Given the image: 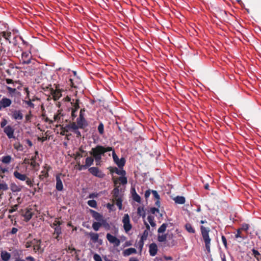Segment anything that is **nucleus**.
Wrapping results in <instances>:
<instances>
[{
	"mask_svg": "<svg viewBox=\"0 0 261 261\" xmlns=\"http://www.w3.org/2000/svg\"><path fill=\"white\" fill-rule=\"evenodd\" d=\"M118 180L120 181L121 184L122 185H125L127 182V179L126 177L125 176H121L118 178Z\"/></svg>",
	"mask_w": 261,
	"mask_h": 261,
	"instance_id": "49",
	"label": "nucleus"
},
{
	"mask_svg": "<svg viewBox=\"0 0 261 261\" xmlns=\"http://www.w3.org/2000/svg\"><path fill=\"white\" fill-rule=\"evenodd\" d=\"M77 169L79 170V171H81L83 169H86L87 168L85 166V165H81L80 164V162H77Z\"/></svg>",
	"mask_w": 261,
	"mask_h": 261,
	"instance_id": "55",
	"label": "nucleus"
},
{
	"mask_svg": "<svg viewBox=\"0 0 261 261\" xmlns=\"http://www.w3.org/2000/svg\"><path fill=\"white\" fill-rule=\"evenodd\" d=\"M63 223L62 221H60L59 220H55L54 222L50 225L51 227L55 228V227H57L58 226H60L61 225H62Z\"/></svg>",
	"mask_w": 261,
	"mask_h": 261,
	"instance_id": "51",
	"label": "nucleus"
},
{
	"mask_svg": "<svg viewBox=\"0 0 261 261\" xmlns=\"http://www.w3.org/2000/svg\"><path fill=\"white\" fill-rule=\"evenodd\" d=\"M22 251L18 249H15L12 252V256L14 259L20 258V256L21 255Z\"/></svg>",
	"mask_w": 261,
	"mask_h": 261,
	"instance_id": "32",
	"label": "nucleus"
},
{
	"mask_svg": "<svg viewBox=\"0 0 261 261\" xmlns=\"http://www.w3.org/2000/svg\"><path fill=\"white\" fill-rule=\"evenodd\" d=\"M9 173V168L7 167H3L0 165V173Z\"/></svg>",
	"mask_w": 261,
	"mask_h": 261,
	"instance_id": "52",
	"label": "nucleus"
},
{
	"mask_svg": "<svg viewBox=\"0 0 261 261\" xmlns=\"http://www.w3.org/2000/svg\"><path fill=\"white\" fill-rule=\"evenodd\" d=\"M90 238V240L94 243L98 241L99 234L93 232H87L86 234Z\"/></svg>",
	"mask_w": 261,
	"mask_h": 261,
	"instance_id": "20",
	"label": "nucleus"
},
{
	"mask_svg": "<svg viewBox=\"0 0 261 261\" xmlns=\"http://www.w3.org/2000/svg\"><path fill=\"white\" fill-rule=\"evenodd\" d=\"M34 243V239L32 241H28L25 243V246L27 248H30L31 247H33Z\"/></svg>",
	"mask_w": 261,
	"mask_h": 261,
	"instance_id": "58",
	"label": "nucleus"
},
{
	"mask_svg": "<svg viewBox=\"0 0 261 261\" xmlns=\"http://www.w3.org/2000/svg\"><path fill=\"white\" fill-rule=\"evenodd\" d=\"M122 201L123 198L114 200V202H115V204L118 207L119 210H121L122 209Z\"/></svg>",
	"mask_w": 261,
	"mask_h": 261,
	"instance_id": "42",
	"label": "nucleus"
},
{
	"mask_svg": "<svg viewBox=\"0 0 261 261\" xmlns=\"http://www.w3.org/2000/svg\"><path fill=\"white\" fill-rule=\"evenodd\" d=\"M112 195L113 198V202H114L115 199L123 198V192L121 189H119V186H115L112 191Z\"/></svg>",
	"mask_w": 261,
	"mask_h": 261,
	"instance_id": "6",
	"label": "nucleus"
},
{
	"mask_svg": "<svg viewBox=\"0 0 261 261\" xmlns=\"http://www.w3.org/2000/svg\"><path fill=\"white\" fill-rule=\"evenodd\" d=\"M0 36L4 37L6 40L10 43V38L11 36V33L10 32L3 31L0 33Z\"/></svg>",
	"mask_w": 261,
	"mask_h": 261,
	"instance_id": "31",
	"label": "nucleus"
},
{
	"mask_svg": "<svg viewBox=\"0 0 261 261\" xmlns=\"http://www.w3.org/2000/svg\"><path fill=\"white\" fill-rule=\"evenodd\" d=\"M68 132V127H66V125L64 127H62L61 129V132L60 134L61 135H65L66 133Z\"/></svg>",
	"mask_w": 261,
	"mask_h": 261,
	"instance_id": "61",
	"label": "nucleus"
},
{
	"mask_svg": "<svg viewBox=\"0 0 261 261\" xmlns=\"http://www.w3.org/2000/svg\"><path fill=\"white\" fill-rule=\"evenodd\" d=\"M1 257L3 260L8 261L11 258V254L6 251H3L1 253Z\"/></svg>",
	"mask_w": 261,
	"mask_h": 261,
	"instance_id": "26",
	"label": "nucleus"
},
{
	"mask_svg": "<svg viewBox=\"0 0 261 261\" xmlns=\"http://www.w3.org/2000/svg\"><path fill=\"white\" fill-rule=\"evenodd\" d=\"M14 146V148L17 150H21L22 149V145L19 143L18 144H15Z\"/></svg>",
	"mask_w": 261,
	"mask_h": 261,
	"instance_id": "62",
	"label": "nucleus"
},
{
	"mask_svg": "<svg viewBox=\"0 0 261 261\" xmlns=\"http://www.w3.org/2000/svg\"><path fill=\"white\" fill-rule=\"evenodd\" d=\"M185 228L188 232L191 233H194L195 232V229L192 227V225L190 223H187L185 225Z\"/></svg>",
	"mask_w": 261,
	"mask_h": 261,
	"instance_id": "36",
	"label": "nucleus"
},
{
	"mask_svg": "<svg viewBox=\"0 0 261 261\" xmlns=\"http://www.w3.org/2000/svg\"><path fill=\"white\" fill-rule=\"evenodd\" d=\"M12 117L15 120H21L23 118V114L21 110H15L13 112Z\"/></svg>",
	"mask_w": 261,
	"mask_h": 261,
	"instance_id": "14",
	"label": "nucleus"
},
{
	"mask_svg": "<svg viewBox=\"0 0 261 261\" xmlns=\"http://www.w3.org/2000/svg\"><path fill=\"white\" fill-rule=\"evenodd\" d=\"M54 228V232L53 233L54 236L61 234H62V228L61 226H58L55 227Z\"/></svg>",
	"mask_w": 261,
	"mask_h": 261,
	"instance_id": "46",
	"label": "nucleus"
},
{
	"mask_svg": "<svg viewBox=\"0 0 261 261\" xmlns=\"http://www.w3.org/2000/svg\"><path fill=\"white\" fill-rule=\"evenodd\" d=\"M87 203L91 207H97V202L95 200H89L88 201Z\"/></svg>",
	"mask_w": 261,
	"mask_h": 261,
	"instance_id": "47",
	"label": "nucleus"
},
{
	"mask_svg": "<svg viewBox=\"0 0 261 261\" xmlns=\"http://www.w3.org/2000/svg\"><path fill=\"white\" fill-rule=\"evenodd\" d=\"M243 230H242L240 228L237 230V233L235 234V238L238 239L240 238L241 240H244L247 239V236L245 235L242 232Z\"/></svg>",
	"mask_w": 261,
	"mask_h": 261,
	"instance_id": "23",
	"label": "nucleus"
},
{
	"mask_svg": "<svg viewBox=\"0 0 261 261\" xmlns=\"http://www.w3.org/2000/svg\"><path fill=\"white\" fill-rule=\"evenodd\" d=\"M13 175L16 178L21 181H25L26 184L30 187H32L33 186V181L28 177L26 174H21L18 171H15L13 173Z\"/></svg>",
	"mask_w": 261,
	"mask_h": 261,
	"instance_id": "4",
	"label": "nucleus"
},
{
	"mask_svg": "<svg viewBox=\"0 0 261 261\" xmlns=\"http://www.w3.org/2000/svg\"><path fill=\"white\" fill-rule=\"evenodd\" d=\"M41 243V240L34 239L33 249L35 252L39 251V250L40 249Z\"/></svg>",
	"mask_w": 261,
	"mask_h": 261,
	"instance_id": "21",
	"label": "nucleus"
},
{
	"mask_svg": "<svg viewBox=\"0 0 261 261\" xmlns=\"http://www.w3.org/2000/svg\"><path fill=\"white\" fill-rule=\"evenodd\" d=\"M200 230L201 232L202 237L205 243V248L208 253L211 251V239L209 237L210 228H206L203 226H200Z\"/></svg>",
	"mask_w": 261,
	"mask_h": 261,
	"instance_id": "3",
	"label": "nucleus"
},
{
	"mask_svg": "<svg viewBox=\"0 0 261 261\" xmlns=\"http://www.w3.org/2000/svg\"><path fill=\"white\" fill-rule=\"evenodd\" d=\"M56 89H54L51 87V85H49L47 88L49 89L50 93L53 96V98L54 100L56 101L58 100L61 96V90L59 88L58 86L56 85Z\"/></svg>",
	"mask_w": 261,
	"mask_h": 261,
	"instance_id": "5",
	"label": "nucleus"
},
{
	"mask_svg": "<svg viewBox=\"0 0 261 261\" xmlns=\"http://www.w3.org/2000/svg\"><path fill=\"white\" fill-rule=\"evenodd\" d=\"M158 247L155 243H151L149 246V252L151 256H153L155 255L158 252Z\"/></svg>",
	"mask_w": 261,
	"mask_h": 261,
	"instance_id": "17",
	"label": "nucleus"
},
{
	"mask_svg": "<svg viewBox=\"0 0 261 261\" xmlns=\"http://www.w3.org/2000/svg\"><path fill=\"white\" fill-rule=\"evenodd\" d=\"M89 172L93 176L98 178H103L105 174L97 167H92L88 169Z\"/></svg>",
	"mask_w": 261,
	"mask_h": 261,
	"instance_id": "9",
	"label": "nucleus"
},
{
	"mask_svg": "<svg viewBox=\"0 0 261 261\" xmlns=\"http://www.w3.org/2000/svg\"><path fill=\"white\" fill-rule=\"evenodd\" d=\"M106 238L109 242L113 244L115 247H118L120 244V241L115 236L108 233L107 234Z\"/></svg>",
	"mask_w": 261,
	"mask_h": 261,
	"instance_id": "10",
	"label": "nucleus"
},
{
	"mask_svg": "<svg viewBox=\"0 0 261 261\" xmlns=\"http://www.w3.org/2000/svg\"><path fill=\"white\" fill-rule=\"evenodd\" d=\"M38 151L35 152V154H36L35 155L32 156V158L31 159V163H29V162H27L26 160H24V162L25 163L30 164L31 165V166L33 167V169H35L37 167H38L39 166V164L36 162V158H37V155H38Z\"/></svg>",
	"mask_w": 261,
	"mask_h": 261,
	"instance_id": "16",
	"label": "nucleus"
},
{
	"mask_svg": "<svg viewBox=\"0 0 261 261\" xmlns=\"http://www.w3.org/2000/svg\"><path fill=\"white\" fill-rule=\"evenodd\" d=\"M148 236V230H145L141 237V240L139 242L140 247L141 248V249H142V248L143 246V241L147 239Z\"/></svg>",
	"mask_w": 261,
	"mask_h": 261,
	"instance_id": "27",
	"label": "nucleus"
},
{
	"mask_svg": "<svg viewBox=\"0 0 261 261\" xmlns=\"http://www.w3.org/2000/svg\"><path fill=\"white\" fill-rule=\"evenodd\" d=\"M249 225L246 223H243L241 225V227L240 228L242 230L244 231L247 232L248 230L249 229Z\"/></svg>",
	"mask_w": 261,
	"mask_h": 261,
	"instance_id": "53",
	"label": "nucleus"
},
{
	"mask_svg": "<svg viewBox=\"0 0 261 261\" xmlns=\"http://www.w3.org/2000/svg\"><path fill=\"white\" fill-rule=\"evenodd\" d=\"M167 237V234H164L162 235L159 234L158 236V241L160 242H164L166 241Z\"/></svg>",
	"mask_w": 261,
	"mask_h": 261,
	"instance_id": "44",
	"label": "nucleus"
},
{
	"mask_svg": "<svg viewBox=\"0 0 261 261\" xmlns=\"http://www.w3.org/2000/svg\"><path fill=\"white\" fill-rule=\"evenodd\" d=\"M137 214L139 216H142L144 218L145 217V212L144 207L139 206L137 208Z\"/></svg>",
	"mask_w": 261,
	"mask_h": 261,
	"instance_id": "37",
	"label": "nucleus"
},
{
	"mask_svg": "<svg viewBox=\"0 0 261 261\" xmlns=\"http://www.w3.org/2000/svg\"><path fill=\"white\" fill-rule=\"evenodd\" d=\"M98 130L100 134L102 135L104 133V126L102 123H100L98 126Z\"/></svg>",
	"mask_w": 261,
	"mask_h": 261,
	"instance_id": "54",
	"label": "nucleus"
},
{
	"mask_svg": "<svg viewBox=\"0 0 261 261\" xmlns=\"http://www.w3.org/2000/svg\"><path fill=\"white\" fill-rule=\"evenodd\" d=\"M24 188L23 186L17 185L15 182H11L10 185V188L12 192H19L21 191Z\"/></svg>",
	"mask_w": 261,
	"mask_h": 261,
	"instance_id": "12",
	"label": "nucleus"
},
{
	"mask_svg": "<svg viewBox=\"0 0 261 261\" xmlns=\"http://www.w3.org/2000/svg\"><path fill=\"white\" fill-rule=\"evenodd\" d=\"M174 201L176 203L182 204L185 203L186 200L184 197L177 196L174 198Z\"/></svg>",
	"mask_w": 261,
	"mask_h": 261,
	"instance_id": "34",
	"label": "nucleus"
},
{
	"mask_svg": "<svg viewBox=\"0 0 261 261\" xmlns=\"http://www.w3.org/2000/svg\"><path fill=\"white\" fill-rule=\"evenodd\" d=\"M252 255L256 258L257 261H261V254L260 252L255 249L253 248L252 250Z\"/></svg>",
	"mask_w": 261,
	"mask_h": 261,
	"instance_id": "28",
	"label": "nucleus"
},
{
	"mask_svg": "<svg viewBox=\"0 0 261 261\" xmlns=\"http://www.w3.org/2000/svg\"><path fill=\"white\" fill-rule=\"evenodd\" d=\"M109 171L111 173H115L118 175L121 176H125L126 175V172L123 169H118L117 167H110Z\"/></svg>",
	"mask_w": 261,
	"mask_h": 261,
	"instance_id": "15",
	"label": "nucleus"
},
{
	"mask_svg": "<svg viewBox=\"0 0 261 261\" xmlns=\"http://www.w3.org/2000/svg\"><path fill=\"white\" fill-rule=\"evenodd\" d=\"M28 100H24L23 102L26 103L29 107L31 108H34L35 105L32 102V100L29 97L28 98Z\"/></svg>",
	"mask_w": 261,
	"mask_h": 261,
	"instance_id": "50",
	"label": "nucleus"
},
{
	"mask_svg": "<svg viewBox=\"0 0 261 261\" xmlns=\"http://www.w3.org/2000/svg\"><path fill=\"white\" fill-rule=\"evenodd\" d=\"M93 259L95 261H102L100 256L97 253L94 254Z\"/></svg>",
	"mask_w": 261,
	"mask_h": 261,
	"instance_id": "59",
	"label": "nucleus"
},
{
	"mask_svg": "<svg viewBox=\"0 0 261 261\" xmlns=\"http://www.w3.org/2000/svg\"><path fill=\"white\" fill-rule=\"evenodd\" d=\"M168 224L167 223H163L159 228L158 230V232L159 233H164L168 227Z\"/></svg>",
	"mask_w": 261,
	"mask_h": 261,
	"instance_id": "40",
	"label": "nucleus"
},
{
	"mask_svg": "<svg viewBox=\"0 0 261 261\" xmlns=\"http://www.w3.org/2000/svg\"><path fill=\"white\" fill-rule=\"evenodd\" d=\"M90 212L92 214V217L96 220L100 222L103 219L102 215L99 214V213L92 210H90Z\"/></svg>",
	"mask_w": 261,
	"mask_h": 261,
	"instance_id": "24",
	"label": "nucleus"
},
{
	"mask_svg": "<svg viewBox=\"0 0 261 261\" xmlns=\"http://www.w3.org/2000/svg\"><path fill=\"white\" fill-rule=\"evenodd\" d=\"M12 104V100L7 97H4L0 100V105H2L3 108H6L10 107Z\"/></svg>",
	"mask_w": 261,
	"mask_h": 261,
	"instance_id": "13",
	"label": "nucleus"
},
{
	"mask_svg": "<svg viewBox=\"0 0 261 261\" xmlns=\"http://www.w3.org/2000/svg\"><path fill=\"white\" fill-rule=\"evenodd\" d=\"M8 122L5 118H2L0 123L1 127L3 128L4 133L9 139H15L14 136L15 129L10 125H7Z\"/></svg>",
	"mask_w": 261,
	"mask_h": 261,
	"instance_id": "2",
	"label": "nucleus"
},
{
	"mask_svg": "<svg viewBox=\"0 0 261 261\" xmlns=\"http://www.w3.org/2000/svg\"><path fill=\"white\" fill-rule=\"evenodd\" d=\"M151 193L156 199H160V195L156 191L151 190Z\"/></svg>",
	"mask_w": 261,
	"mask_h": 261,
	"instance_id": "60",
	"label": "nucleus"
},
{
	"mask_svg": "<svg viewBox=\"0 0 261 261\" xmlns=\"http://www.w3.org/2000/svg\"><path fill=\"white\" fill-rule=\"evenodd\" d=\"M76 123L78 124L80 128H84L87 126L86 121L84 116L82 115H80L79 117L76 119Z\"/></svg>",
	"mask_w": 261,
	"mask_h": 261,
	"instance_id": "11",
	"label": "nucleus"
},
{
	"mask_svg": "<svg viewBox=\"0 0 261 261\" xmlns=\"http://www.w3.org/2000/svg\"><path fill=\"white\" fill-rule=\"evenodd\" d=\"M137 253V250L134 248H129L124 250L123 252V255L124 256H127L132 254Z\"/></svg>",
	"mask_w": 261,
	"mask_h": 261,
	"instance_id": "22",
	"label": "nucleus"
},
{
	"mask_svg": "<svg viewBox=\"0 0 261 261\" xmlns=\"http://www.w3.org/2000/svg\"><path fill=\"white\" fill-rule=\"evenodd\" d=\"M112 151H113L112 156L113 158L114 162H115V164H117V165L118 166L119 168H123L125 163V160L124 158H122L120 159H119L118 156L116 155L115 150L113 149V150Z\"/></svg>",
	"mask_w": 261,
	"mask_h": 261,
	"instance_id": "8",
	"label": "nucleus"
},
{
	"mask_svg": "<svg viewBox=\"0 0 261 261\" xmlns=\"http://www.w3.org/2000/svg\"><path fill=\"white\" fill-rule=\"evenodd\" d=\"M12 160V158L9 155L2 156V158L1 160V161L3 163L6 164H10Z\"/></svg>",
	"mask_w": 261,
	"mask_h": 261,
	"instance_id": "30",
	"label": "nucleus"
},
{
	"mask_svg": "<svg viewBox=\"0 0 261 261\" xmlns=\"http://www.w3.org/2000/svg\"><path fill=\"white\" fill-rule=\"evenodd\" d=\"M151 192V190H150V189L147 190L145 191L144 196L146 199H147L149 197Z\"/></svg>",
	"mask_w": 261,
	"mask_h": 261,
	"instance_id": "64",
	"label": "nucleus"
},
{
	"mask_svg": "<svg viewBox=\"0 0 261 261\" xmlns=\"http://www.w3.org/2000/svg\"><path fill=\"white\" fill-rule=\"evenodd\" d=\"M18 207V204H15L13 206L11 207V208L9 210V213L10 214L13 213V212H15Z\"/></svg>",
	"mask_w": 261,
	"mask_h": 261,
	"instance_id": "57",
	"label": "nucleus"
},
{
	"mask_svg": "<svg viewBox=\"0 0 261 261\" xmlns=\"http://www.w3.org/2000/svg\"><path fill=\"white\" fill-rule=\"evenodd\" d=\"M122 223L123 224L124 229L126 232L131 230L132 225L130 223L129 217L127 214H124L122 219Z\"/></svg>",
	"mask_w": 261,
	"mask_h": 261,
	"instance_id": "7",
	"label": "nucleus"
},
{
	"mask_svg": "<svg viewBox=\"0 0 261 261\" xmlns=\"http://www.w3.org/2000/svg\"><path fill=\"white\" fill-rule=\"evenodd\" d=\"M56 189L59 191H62L63 189V185L61 179L60 178V175L59 174H58L56 175Z\"/></svg>",
	"mask_w": 261,
	"mask_h": 261,
	"instance_id": "18",
	"label": "nucleus"
},
{
	"mask_svg": "<svg viewBox=\"0 0 261 261\" xmlns=\"http://www.w3.org/2000/svg\"><path fill=\"white\" fill-rule=\"evenodd\" d=\"M100 223L101 224V226H103L105 228L109 229L110 228V225L109 223L107 222L106 220L103 219V218L100 221Z\"/></svg>",
	"mask_w": 261,
	"mask_h": 261,
	"instance_id": "48",
	"label": "nucleus"
},
{
	"mask_svg": "<svg viewBox=\"0 0 261 261\" xmlns=\"http://www.w3.org/2000/svg\"><path fill=\"white\" fill-rule=\"evenodd\" d=\"M94 158L93 156H88L85 160V166L87 168L93 164Z\"/></svg>",
	"mask_w": 261,
	"mask_h": 261,
	"instance_id": "29",
	"label": "nucleus"
},
{
	"mask_svg": "<svg viewBox=\"0 0 261 261\" xmlns=\"http://www.w3.org/2000/svg\"><path fill=\"white\" fill-rule=\"evenodd\" d=\"M71 103L73 106V108L72 109V110H75V111H77L80 108V100L79 99H76L75 100V102H71Z\"/></svg>",
	"mask_w": 261,
	"mask_h": 261,
	"instance_id": "39",
	"label": "nucleus"
},
{
	"mask_svg": "<svg viewBox=\"0 0 261 261\" xmlns=\"http://www.w3.org/2000/svg\"><path fill=\"white\" fill-rule=\"evenodd\" d=\"M6 89L11 96H13L17 92L16 89L12 88L9 86H7Z\"/></svg>",
	"mask_w": 261,
	"mask_h": 261,
	"instance_id": "38",
	"label": "nucleus"
},
{
	"mask_svg": "<svg viewBox=\"0 0 261 261\" xmlns=\"http://www.w3.org/2000/svg\"><path fill=\"white\" fill-rule=\"evenodd\" d=\"M154 217L152 215H149L147 217V220L152 227H155L156 224L154 221Z\"/></svg>",
	"mask_w": 261,
	"mask_h": 261,
	"instance_id": "43",
	"label": "nucleus"
},
{
	"mask_svg": "<svg viewBox=\"0 0 261 261\" xmlns=\"http://www.w3.org/2000/svg\"><path fill=\"white\" fill-rule=\"evenodd\" d=\"M32 118V114L31 111H30L29 114L25 115V122H31Z\"/></svg>",
	"mask_w": 261,
	"mask_h": 261,
	"instance_id": "56",
	"label": "nucleus"
},
{
	"mask_svg": "<svg viewBox=\"0 0 261 261\" xmlns=\"http://www.w3.org/2000/svg\"><path fill=\"white\" fill-rule=\"evenodd\" d=\"M66 127H68V129H72L73 131L80 128L78 124H76L75 122L70 123L69 124L66 125Z\"/></svg>",
	"mask_w": 261,
	"mask_h": 261,
	"instance_id": "35",
	"label": "nucleus"
},
{
	"mask_svg": "<svg viewBox=\"0 0 261 261\" xmlns=\"http://www.w3.org/2000/svg\"><path fill=\"white\" fill-rule=\"evenodd\" d=\"M221 239H222V243H223V245H224L225 248H227V240H226V238L224 236H222L221 237Z\"/></svg>",
	"mask_w": 261,
	"mask_h": 261,
	"instance_id": "63",
	"label": "nucleus"
},
{
	"mask_svg": "<svg viewBox=\"0 0 261 261\" xmlns=\"http://www.w3.org/2000/svg\"><path fill=\"white\" fill-rule=\"evenodd\" d=\"M112 150H113L112 147L108 146L105 147L103 146L98 145L95 147L92 148L89 153L93 158L101 159L102 156H104L106 152Z\"/></svg>",
	"mask_w": 261,
	"mask_h": 261,
	"instance_id": "1",
	"label": "nucleus"
},
{
	"mask_svg": "<svg viewBox=\"0 0 261 261\" xmlns=\"http://www.w3.org/2000/svg\"><path fill=\"white\" fill-rule=\"evenodd\" d=\"M100 227V222H94L92 224V228L95 231H98Z\"/></svg>",
	"mask_w": 261,
	"mask_h": 261,
	"instance_id": "45",
	"label": "nucleus"
},
{
	"mask_svg": "<svg viewBox=\"0 0 261 261\" xmlns=\"http://www.w3.org/2000/svg\"><path fill=\"white\" fill-rule=\"evenodd\" d=\"M1 181H2V180L0 178V190H3V191L8 190L9 189V187H8L7 184H6L4 181H2V182H1Z\"/></svg>",
	"mask_w": 261,
	"mask_h": 261,
	"instance_id": "41",
	"label": "nucleus"
},
{
	"mask_svg": "<svg viewBox=\"0 0 261 261\" xmlns=\"http://www.w3.org/2000/svg\"><path fill=\"white\" fill-rule=\"evenodd\" d=\"M131 192L132 194V197L134 201L140 203L141 201V199L140 196L136 193L135 189L132 188L131 190Z\"/></svg>",
	"mask_w": 261,
	"mask_h": 261,
	"instance_id": "25",
	"label": "nucleus"
},
{
	"mask_svg": "<svg viewBox=\"0 0 261 261\" xmlns=\"http://www.w3.org/2000/svg\"><path fill=\"white\" fill-rule=\"evenodd\" d=\"M33 213L31 212V210H27L25 212L23 216L27 221H29L33 217Z\"/></svg>",
	"mask_w": 261,
	"mask_h": 261,
	"instance_id": "33",
	"label": "nucleus"
},
{
	"mask_svg": "<svg viewBox=\"0 0 261 261\" xmlns=\"http://www.w3.org/2000/svg\"><path fill=\"white\" fill-rule=\"evenodd\" d=\"M30 55L27 52H23L21 55L22 63L23 64H29L31 63Z\"/></svg>",
	"mask_w": 261,
	"mask_h": 261,
	"instance_id": "19",
	"label": "nucleus"
}]
</instances>
